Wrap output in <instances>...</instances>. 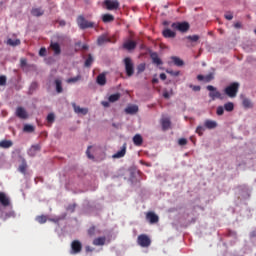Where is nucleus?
<instances>
[{"label":"nucleus","mask_w":256,"mask_h":256,"mask_svg":"<svg viewBox=\"0 0 256 256\" xmlns=\"http://www.w3.org/2000/svg\"><path fill=\"white\" fill-rule=\"evenodd\" d=\"M16 117L19 119H29V113H27V110L25 108L19 106L16 108Z\"/></svg>","instance_id":"obj_9"},{"label":"nucleus","mask_w":256,"mask_h":256,"mask_svg":"<svg viewBox=\"0 0 256 256\" xmlns=\"http://www.w3.org/2000/svg\"><path fill=\"white\" fill-rule=\"evenodd\" d=\"M0 85H7V77L5 76H0Z\"/></svg>","instance_id":"obj_51"},{"label":"nucleus","mask_w":256,"mask_h":256,"mask_svg":"<svg viewBox=\"0 0 256 256\" xmlns=\"http://www.w3.org/2000/svg\"><path fill=\"white\" fill-rule=\"evenodd\" d=\"M83 251V244H81V241L79 240H74L71 243V255H77Z\"/></svg>","instance_id":"obj_6"},{"label":"nucleus","mask_w":256,"mask_h":256,"mask_svg":"<svg viewBox=\"0 0 256 256\" xmlns=\"http://www.w3.org/2000/svg\"><path fill=\"white\" fill-rule=\"evenodd\" d=\"M44 11L41 9V8H34L32 9L31 11V14L34 16V17H41V15H43Z\"/></svg>","instance_id":"obj_33"},{"label":"nucleus","mask_w":256,"mask_h":256,"mask_svg":"<svg viewBox=\"0 0 256 256\" xmlns=\"http://www.w3.org/2000/svg\"><path fill=\"white\" fill-rule=\"evenodd\" d=\"M0 219H9V214L3 212V210L0 209Z\"/></svg>","instance_id":"obj_48"},{"label":"nucleus","mask_w":256,"mask_h":256,"mask_svg":"<svg viewBox=\"0 0 256 256\" xmlns=\"http://www.w3.org/2000/svg\"><path fill=\"white\" fill-rule=\"evenodd\" d=\"M197 79H198V81H205V76L200 74L197 76Z\"/></svg>","instance_id":"obj_60"},{"label":"nucleus","mask_w":256,"mask_h":256,"mask_svg":"<svg viewBox=\"0 0 256 256\" xmlns=\"http://www.w3.org/2000/svg\"><path fill=\"white\" fill-rule=\"evenodd\" d=\"M103 107H109V102H102Z\"/></svg>","instance_id":"obj_64"},{"label":"nucleus","mask_w":256,"mask_h":256,"mask_svg":"<svg viewBox=\"0 0 256 256\" xmlns=\"http://www.w3.org/2000/svg\"><path fill=\"white\" fill-rule=\"evenodd\" d=\"M191 89H193V91H201V86H193L190 85Z\"/></svg>","instance_id":"obj_55"},{"label":"nucleus","mask_w":256,"mask_h":256,"mask_svg":"<svg viewBox=\"0 0 256 256\" xmlns=\"http://www.w3.org/2000/svg\"><path fill=\"white\" fill-rule=\"evenodd\" d=\"M137 244L140 247H151V238L147 234H140L137 238Z\"/></svg>","instance_id":"obj_4"},{"label":"nucleus","mask_w":256,"mask_h":256,"mask_svg":"<svg viewBox=\"0 0 256 256\" xmlns=\"http://www.w3.org/2000/svg\"><path fill=\"white\" fill-rule=\"evenodd\" d=\"M102 21L103 23H113V21H115V16L111 14H104L102 15Z\"/></svg>","instance_id":"obj_25"},{"label":"nucleus","mask_w":256,"mask_h":256,"mask_svg":"<svg viewBox=\"0 0 256 256\" xmlns=\"http://www.w3.org/2000/svg\"><path fill=\"white\" fill-rule=\"evenodd\" d=\"M146 221H148L151 225H155V223H159V216L154 212H148L146 214Z\"/></svg>","instance_id":"obj_10"},{"label":"nucleus","mask_w":256,"mask_h":256,"mask_svg":"<svg viewBox=\"0 0 256 256\" xmlns=\"http://www.w3.org/2000/svg\"><path fill=\"white\" fill-rule=\"evenodd\" d=\"M104 5L108 11H115L119 9V2L117 0L115 1L105 0Z\"/></svg>","instance_id":"obj_8"},{"label":"nucleus","mask_w":256,"mask_h":256,"mask_svg":"<svg viewBox=\"0 0 256 256\" xmlns=\"http://www.w3.org/2000/svg\"><path fill=\"white\" fill-rule=\"evenodd\" d=\"M121 99L120 93H115L109 96L108 101L110 103H115L116 101H119Z\"/></svg>","instance_id":"obj_30"},{"label":"nucleus","mask_w":256,"mask_h":256,"mask_svg":"<svg viewBox=\"0 0 256 256\" xmlns=\"http://www.w3.org/2000/svg\"><path fill=\"white\" fill-rule=\"evenodd\" d=\"M97 233H101V231L97 230V228H95V226H91L89 229H88V235L89 237H95V235H97Z\"/></svg>","instance_id":"obj_32"},{"label":"nucleus","mask_w":256,"mask_h":256,"mask_svg":"<svg viewBox=\"0 0 256 256\" xmlns=\"http://www.w3.org/2000/svg\"><path fill=\"white\" fill-rule=\"evenodd\" d=\"M39 87V84L37 82H32L30 85V91H35Z\"/></svg>","instance_id":"obj_50"},{"label":"nucleus","mask_w":256,"mask_h":256,"mask_svg":"<svg viewBox=\"0 0 256 256\" xmlns=\"http://www.w3.org/2000/svg\"><path fill=\"white\" fill-rule=\"evenodd\" d=\"M224 93L231 99H235V97H237V93H239V83L238 82L231 83L224 89Z\"/></svg>","instance_id":"obj_1"},{"label":"nucleus","mask_w":256,"mask_h":256,"mask_svg":"<svg viewBox=\"0 0 256 256\" xmlns=\"http://www.w3.org/2000/svg\"><path fill=\"white\" fill-rule=\"evenodd\" d=\"M138 111L139 107L137 105H129L125 108L126 115H135Z\"/></svg>","instance_id":"obj_15"},{"label":"nucleus","mask_w":256,"mask_h":256,"mask_svg":"<svg viewBox=\"0 0 256 256\" xmlns=\"http://www.w3.org/2000/svg\"><path fill=\"white\" fill-rule=\"evenodd\" d=\"M124 67L127 77H133L135 74V64H133V60H131V58L126 57L124 59Z\"/></svg>","instance_id":"obj_2"},{"label":"nucleus","mask_w":256,"mask_h":256,"mask_svg":"<svg viewBox=\"0 0 256 256\" xmlns=\"http://www.w3.org/2000/svg\"><path fill=\"white\" fill-rule=\"evenodd\" d=\"M160 79H161L162 81H165V79H167V75H166L165 73H161V74H160Z\"/></svg>","instance_id":"obj_59"},{"label":"nucleus","mask_w":256,"mask_h":256,"mask_svg":"<svg viewBox=\"0 0 256 256\" xmlns=\"http://www.w3.org/2000/svg\"><path fill=\"white\" fill-rule=\"evenodd\" d=\"M213 79H214L213 74H208L204 76L205 83H210V81H213Z\"/></svg>","instance_id":"obj_47"},{"label":"nucleus","mask_w":256,"mask_h":256,"mask_svg":"<svg viewBox=\"0 0 256 256\" xmlns=\"http://www.w3.org/2000/svg\"><path fill=\"white\" fill-rule=\"evenodd\" d=\"M242 105L244 109H252L253 103H251V100L248 98H243Z\"/></svg>","instance_id":"obj_28"},{"label":"nucleus","mask_w":256,"mask_h":256,"mask_svg":"<svg viewBox=\"0 0 256 256\" xmlns=\"http://www.w3.org/2000/svg\"><path fill=\"white\" fill-rule=\"evenodd\" d=\"M77 24L80 27V29H93V27H95V24L93 22H89L82 15L78 16Z\"/></svg>","instance_id":"obj_3"},{"label":"nucleus","mask_w":256,"mask_h":256,"mask_svg":"<svg viewBox=\"0 0 256 256\" xmlns=\"http://www.w3.org/2000/svg\"><path fill=\"white\" fill-rule=\"evenodd\" d=\"M94 248H91V246H86V252L87 253H93Z\"/></svg>","instance_id":"obj_58"},{"label":"nucleus","mask_w":256,"mask_h":256,"mask_svg":"<svg viewBox=\"0 0 256 256\" xmlns=\"http://www.w3.org/2000/svg\"><path fill=\"white\" fill-rule=\"evenodd\" d=\"M72 107L74 109V112L78 115H87L89 113V109L87 108H80L77 104L73 103Z\"/></svg>","instance_id":"obj_13"},{"label":"nucleus","mask_w":256,"mask_h":256,"mask_svg":"<svg viewBox=\"0 0 256 256\" xmlns=\"http://www.w3.org/2000/svg\"><path fill=\"white\" fill-rule=\"evenodd\" d=\"M106 241H107V238H105V236L98 237L93 240V245H95L96 247L103 246L105 245Z\"/></svg>","instance_id":"obj_21"},{"label":"nucleus","mask_w":256,"mask_h":256,"mask_svg":"<svg viewBox=\"0 0 256 256\" xmlns=\"http://www.w3.org/2000/svg\"><path fill=\"white\" fill-rule=\"evenodd\" d=\"M133 143L136 147H141L143 145V137L140 134H136L133 137Z\"/></svg>","instance_id":"obj_23"},{"label":"nucleus","mask_w":256,"mask_h":256,"mask_svg":"<svg viewBox=\"0 0 256 256\" xmlns=\"http://www.w3.org/2000/svg\"><path fill=\"white\" fill-rule=\"evenodd\" d=\"M207 91H210L209 97L212 101H215V99H223V94L219 92L213 85H208L206 87Z\"/></svg>","instance_id":"obj_5"},{"label":"nucleus","mask_w":256,"mask_h":256,"mask_svg":"<svg viewBox=\"0 0 256 256\" xmlns=\"http://www.w3.org/2000/svg\"><path fill=\"white\" fill-rule=\"evenodd\" d=\"M85 67H91L93 65V55L89 54L88 58L85 61Z\"/></svg>","instance_id":"obj_38"},{"label":"nucleus","mask_w":256,"mask_h":256,"mask_svg":"<svg viewBox=\"0 0 256 256\" xmlns=\"http://www.w3.org/2000/svg\"><path fill=\"white\" fill-rule=\"evenodd\" d=\"M205 132V127H203V126H198L197 128H196V133L201 137V136H203V133Z\"/></svg>","instance_id":"obj_40"},{"label":"nucleus","mask_w":256,"mask_h":256,"mask_svg":"<svg viewBox=\"0 0 256 256\" xmlns=\"http://www.w3.org/2000/svg\"><path fill=\"white\" fill-rule=\"evenodd\" d=\"M39 151H41V146L39 144L32 145L28 150V155L29 157H35Z\"/></svg>","instance_id":"obj_12"},{"label":"nucleus","mask_w":256,"mask_h":256,"mask_svg":"<svg viewBox=\"0 0 256 256\" xmlns=\"http://www.w3.org/2000/svg\"><path fill=\"white\" fill-rule=\"evenodd\" d=\"M39 55H40V57H45L47 55V49L46 48H41L39 50Z\"/></svg>","instance_id":"obj_52"},{"label":"nucleus","mask_w":256,"mask_h":256,"mask_svg":"<svg viewBox=\"0 0 256 256\" xmlns=\"http://www.w3.org/2000/svg\"><path fill=\"white\" fill-rule=\"evenodd\" d=\"M145 68H146L145 63L139 64L136 68L137 74L140 75V73H143V71H145Z\"/></svg>","instance_id":"obj_39"},{"label":"nucleus","mask_w":256,"mask_h":256,"mask_svg":"<svg viewBox=\"0 0 256 256\" xmlns=\"http://www.w3.org/2000/svg\"><path fill=\"white\" fill-rule=\"evenodd\" d=\"M187 39L193 43H197L199 41V35L187 36Z\"/></svg>","instance_id":"obj_42"},{"label":"nucleus","mask_w":256,"mask_h":256,"mask_svg":"<svg viewBox=\"0 0 256 256\" xmlns=\"http://www.w3.org/2000/svg\"><path fill=\"white\" fill-rule=\"evenodd\" d=\"M97 83L98 85H101V86L106 85L107 78L105 77V74H99L97 76Z\"/></svg>","instance_id":"obj_27"},{"label":"nucleus","mask_w":256,"mask_h":256,"mask_svg":"<svg viewBox=\"0 0 256 256\" xmlns=\"http://www.w3.org/2000/svg\"><path fill=\"white\" fill-rule=\"evenodd\" d=\"M224 109H225V111L231 112V111H233V109H235V105L233 104V102L225 103Z\"/></svg>","instance_id":"obj_36"},{"label":"nucleus","mask_w":256,"mask_h":256,"mask_svg":"<svg viewBox=\"0 0 256 256\" xmlns=\"http://www.w3.org/2000/svg\"><path fill=\"white\" fill-rule=\"evenodd\" d=\"M137 47V42L133 40H128L123 44V48L127 51H133Z\"/></svg>","instance_id":"obj_14"},{"label":"nucleus","mask_w":256,"mask_h":256,"mask_svg":"<svg viewBox=\"0 0 256 256\" xmlns=\"http://www.w3.org/2000/svg\"><path fill=\"white\" fill-rule=\"evenodd\" d=\"M81 80V76H76V77H73V78H69L67 80V83H77V81H80Z\"/></svg>","instance_id":"obj_41"},{"label":"nucleus","mask_w":256,"mask_h":256,"mask_svg":"<svg viewBox=\"0 0 256 256\" xmlns=\"http://www.w3.org/2000/svg\"><path fill=\"white\" fill-rule=\"evenodd\" d=\"M223 113H225V108H223V106H218L216 110V115L221 116L223 115Z\"/></svg>","instance_id":"obj_43"},{"label":"nucleus","mask_w":256,"mask_h":256,"mask_svg":"<svg viewBox=\"0 0 256 256\" xmlns=\"http://www.w3.org/2000/svg\"><path fill=\"white\" fill-rule=\"evenodd\" d=\"M0 205H2V207H9V205H11V200L7 197L5 192H0Z\"/></svg>","instance_id":"obj_11"},{"label":"nucleus","mask_w":256,"mask_h":256,"mask_svg":"<svg viewBox=\"0 0 256 256\" xmlns=\"http://www.w3.org/2000/svg\"><path fill=\"white\" fill-rule=\"evenodd\" d=\"M163 97H164V99H169V97H170L169 92L165 91L163 93Z\"/></svg>","instance_id":"obj_62"},{"label":"nucleus","mask_w":256,"mask_h":256,"mask_svg":"<svg viewBox=\"0 0 256 256\" xmlns=\"http://www.w3.org/2000/svg\"><path fill=\"white\" fill-rule=\"evenodd\" d=\"M125 153H127V144H124L120 151L113 154V159H121V157H125Z\"/></svg>","instance_id":"obj_16"},{"label":"nucleus","mask_w":256,"mask_h":256,"mask_svg":"<svg viewBox=\"0 0 256 256\" xmlns=\"http://www.w3.org/2000/svg\"><path fill=\"white\" fill-rule=\"evenodd\" d=\"M50 48L54 51V55H61V46L57 42H51Z\"/></svg>","instance_id":"obj_20"},{"label":"nucleus","mask_w":256,"mask_h":256,"mask_svg":"<svg viewBox=\"0 0 256 256\" xmlns=\"http://www.w3.org/2000/svg\"><path fill=\"white\" fill-rule=\"evenodd\" d=\"M171 27L172 29H177V31H180L181 33H187V31H189V23L187 22L172 23Z\"/></svg>","instance_id":"obj_7"},{"label":"nucleus","mask_w":256,"mask_h":256,"mask_svg":"<svg viewBox=\"0 0 256 256\" xmlns=\"http://www.w3.org/2000/svg\"><path fill=\"white\" fill-rule=\"evenodd\" d=\"M36 221L40 223V225H43V223H47V216L45 215L37 216Z\"/></svg>","instance_id":"obj_37"},{"label":"nucleus","mask_w":256,"mask_h":256,"mask_svg":"<svg viewBox=\"0 0 256 256\" xmlns=\"http://www.w3.org/2000/svg\"><path fill=\"white\" fill-rule=\"evenodd\" d=\"M18 171L25 175L27 173V161L25 159L22 161V164L18 167Z\"/></svg>","instance_id":"obj_29"},{"label":"nucleus","mask_w":256,"mask_h":256,"mask_svg":"<svg viewBox=\"0 0 256 256\" xmlns=\"http://www.w3.org/2000/svg\"><path fill=\"white\" fill-rule=\"evenodd\" d=\"M7 45H10L11 47H17V45H21V40H19V39L13 40V39L9 38L7 40Z\"/></svg>","instance_id":"obj_31"},{"label":"nucleus","mask_w":256,"mask_h":256,"mask_svg":"<svg viewBox=\"0 0 256 256\" xmlns=\"http://www.w3.org/2000/svg\"><path fill=\"white\" fill-rule=\"evenodd\" d=\"M204 127H206V129H216L217 121H215V120H205Z\"/></svg>","instance_id":"obj_22"},{"label":"nucleus","mask_w":256,"mask_h":256,"mask_svg":"<svg viewBox=\"0 0 256 256\" xmlns=\"http://www.w3.org/2000/svg\"><path fill=\"white\" fill-rule=\"evenodd\" d=\"M24 133H33L35 131V126L31 124H25L23 128Z\"/></svg>","instance_id":"obj_35"},{"label":"nucleus","mask_w":256,"mask_h":256,"mask_svg":"<svg viewBox=\"0 0 256 256\" xmlns=\"http://www.w3.org/2000/svg\"><path fill=\"white\" fill-rule=\"evenodd\" d=\"M161 126L163 131H168L171 128V120L169 118H162Z\"/></svg>","instance_id":"obj_19"},{"label":"nucleus","mask_w":256,"mask_h":256,"mask_svg":"<svg viewBox=\"0 0 256 256\" xmlns=\"http://www.w3.org/2000/svg\"><path fill=\"white\" fill-rule=\"evenodd\" d=\"M0 147L2 149H9L10 147H13V141H11V140H2V141H0Z\"/></svg>","instance_id":"obj_26"},{"label":"nucleus","mask_w":256,"mask_h":256,"mask_svg":"<svg viewBox=\"0 0 256 256\" xmlns=\"http://www.w3.org/2000/svg\"><path fill=\"white\" fill-rule=\"evenodd\" d=\"M55 85H56V93H63V85H62L61 80L56 79Z\"/></svg>","instance_id":"obj_34"},{"label":"nucleus","mask_w":256,"mask_h":256,"mask_svg":"<svg viewBox=\"0 0 256 256\" xmlns=\"http://www.w3.org/2000/svg\"><path fill=\"white\" fill-rule=\"evenodd\" d=\"M178 144H179L181 147L187 145V139H185V138H180V139L178 140Z\"/></svg>","instance_id":"obj_49"},{"label":"nucleus","mask_w":256,"mask_h":256,"mask_svg":"<svg viewBox=\"0 0 256 256\" xmlns=\"http://www.w3.org/2000/svg\"><path fill=\"white\" fill-rule=\"evenodd\" d=\"M107 42V38L105 36H100L98 39H97V43L98 45H103V43Z\"/></svg>","instance_id":"obj_45"},{"label":"nucleus","mask_w":256,"mask_h":256,"mask_svg":"<svg viewBox=\"0 0 256 256\" xmlns=\"http://www.w3.org/2000/svg\"><path fill=\"white\" fill-rule=\"evenodd\" d=\"M166 73H168L169 75H172L173 77H179L181 72L173 71V70H166Z\"/></svg>","instance_id":"obj_44"},{"label":"nucleus","mask_w":256,"mask_h":256,"mask_svg":"<svg viewBox=\"0 0 256 256\" xmlns=\"http://www.w3.org/2000/svg\"><path fill=\"white\" fill-rule=\"evenodd\" d=\"M225 19H227V21H231L233 19V14H225Z\"/></svg>","instance_id":"obj_56"},{"label":"nucleus","mask_w":256,"mask_h":256,"mask_svg":"<svg viewBox=\"0 0 256 256\" xmlns=\"http://www.w3.org/2000/svg\"><path fill=\"white\" fill-rule=\"evenodd\" d=\"M162 35L166 39H175L177 34L174 31H172L171 29L166 28L163 30Z\"/></svg>","instance_id":"obj_17"},{"label":"nucleus","mask_w":256,"mask_h":256,"mask_svg":"<svg viewBox=\"0 0 256 256\" xmlns=\"http://www.w3.org/2000/svg\"><path fill=\"white\" fill-rule=\"evenodd\" d=\"M250 237H251L252 239L256 237V230H254V231H252V232L250 233Z\"/></svg>","instance_id":"obj_63"},{"label":"nucleus","mask_w":256,"mask_h":256,"mask_svg":"<svg viewBox=\"0 0 256 256\" xmlns=\"http://www.w3.org/2000/svg\"><path fill=\"white\" fill-rule=\"evenodd\" d=\"M150 57L154 65H163V61L161 60V58H159V54H157V52H152L150 54Z\"/></svg>","instance_id":"obj_18"},{"label":"nucleus","mask_w":256,"mask_h":256,"mask_svg":"<svg viewBox=\"0 0 256 256\" xmlns=\"http://www.w3.org/2000/svg\"><path fill=\"white\" fill-rule=\"evenodd\" d=\"M235 29H241V22H236L234 24Z\"/></svg>","instance_id":"obj_61"},{"label":"nucleus","mask_w":256,"mask_h":256,"mask_svg":"<svg viewBox=\"0 0 256 256\" xmlns=\"http://www.w3.org/2000/svg\"><path fill=\"white\" fill-rule=\"evenodd\" d=\"M54 121H55V114H53V113L48 114L47 122L48 123H53Z\"/></svg>","instance_id":"obj_46"},{"label":"nucleus","mask_w":256,"mask_h":256,"mask_svg":"<svg viewBox=\"0 0 256 256\" xmlns=\"http://www.w3.org/2000/svg\"><path fill=\"white\" fill-rule=\"evenodd\" d=\"M171 60L174 63V65H176V67H183V65H185V62L177 56H172Z\"/></svg>","instance_id":"obj_24"},{"label":"nucleus","mask_w":256,"mask_h":256,"mask_svg":"<svg viewBox=\"0 0 256 256\" xmlns=\"http://www.w3.org/2000/svg\"><path fill=\"white\" fill-rule=\"evenodd\" d=\"M20 65H21V67H25V65H27V59L21 58Z\"/></svg>","instance_id":"obj_54"},{"label":"nucleus","mask_w":256,"mask_h":256,"mask_svg":"<svg viewBox=\"0 0 256 256\" xmlns=\"http://www.w3.org/2000/svg\"><path fill=\"white\" fill-rule=\"evenodd\" d=\"M90 149H91V146H89L86 151L87 157H88V159H94L93 155H91V152H89Z\"/></svg>","instance_id":"obj_53"},{"label":"nucleus","mask_w":256,"mask_h":256,"mask_svg":"<svg viewBox=\"0 0 256 256\" xmlns=\"http://www.w3.org/2000/svg\"><path fill=\"white\" fill-rule=\"evenodd\" d=\"M58 23L60 27H65V25H67V22H65V20H59Z\"/></svg>","instance_id":"obj_57"}]
</instances>
